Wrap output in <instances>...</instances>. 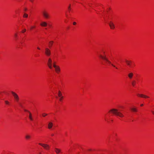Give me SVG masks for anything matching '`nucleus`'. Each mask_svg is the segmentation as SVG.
<instances>
[{"mask_svg": "<svg viewBox=\"0 0 154 154\" xmlns=\"http://www.w3.org/2000/svg\"><path fill=\"white\" fill-rule=\"evenodd\" d=\"M30 138V136L29 135H26V139H29Z\"/></svg>", "mask_w": 154, "mask_h": 154, "instance_id": "nucleus-24", "label": "nucleus"}, {"mask_svg": "<svg viewBox=\"0 0 154 154\" xmlns=\"http://www.w3.org/2000/svg\"><path fill=\"white\" fill-rule=\"evenodd\" d=\"M103 53H104V54H105V52H103Z\"/></svg>", "mask_w": 154, "mask_h": 154, "instance_id": "nucleus-38", "label": "nucleus"}, {"mask_svg": "<svg viewBox=\"0 0 154 154\" xmlns=\"http://www.w3.org/2000/svg\"><path fill=\"white\" fill-rule=\"evenodd\" d=\"M45 54L47 56H49L51 54L50 50L48 48H45Z\"/></svg>", "mask_w": 154, "mask_h": 154, "instance_id": "nucleus-6", "label": "nucleus"}, {"mask_svg": "<svg viewBox=\"0 0 154 154\" xmlns=\"http://www.w3.org/2000/svg\"><path fill=\"white\" fill-rule=\"evenodd\" d=\"M52 63L53 61L51 58H49L48 59L47 65L50 69H52Z\"/></svg>", "mask_w": 154, "mask_h": 154, "instance_id": "nucleus-4", "label": "nucleus"}, {"mask_svg": "<svg viewBox=\"0 0 154 154\" xmlns=\"http://www.w3.org/2000/svg\"><path fill=\"white\" fill-rule=\"evenodd\" d=\"M11 93L12 94L15 100L17 102H18L19 100V98L18 95L14 92L11 91Z\"/></svg>", "mask_w": 154, "mask_h": 154, "instance_id": "nucleus-5", "label": "nucleus"}, {"mask_svg": "<svg viewBox=\"0 0 154 154\" xmlns=\"http://www.w3.org/2000/svg\"><path fill=\"white\" fill-rule=\"evenodd\" d=\"M54 65H55V62H53V63H52V66H53L54 67Z\"/></svg>", "mask_w": 154, "mask_h": 154, "instance_id": "nucleus-29", "label": "nucleus"}, {"mask_svg": "<svg viewBox=\"0 0 154 154\" xmlns=\"http://www.w3.org/2000/svg\"><path fill=\"white\" fill-rule=\"evenodd\" d=\"M58 96L59 97L62 96V93H61V92H60V91H58Z\"/></svg>", "mask_w": 154, "mask_h": 154, "instance_id": "nucleus-21", "label": "nucleus"}, {"mask_svg": "<svg viewBox=\"0 0 154 154\" xmlns=\"http://www.w3.org/2000/svg\"><path fill=\"white\" fill-rule=\"evenodd\" d=\"M143 104H141L140 105V106H143Z\"/></svg>", "mask_w": 154, "mask_h": 154, "instance_id": "nucleus-37", "label": "nucleus"}, {"mask_svg": "<svg viewBox=\"0 0 154 154\" xmlns=\"http://www.w3.org/2000/svg\"><path fill=\"white\" fill-rule=\"evenodd\" d=\"M133 76V74L132 73H130L128 75V76L130 79H131Z\"/></svg>", "mask_w": 154, "mask_h": 154, "instance_id": "nucleus-15", "label": "nucleus"}, {"mask_svg": "<svg viewBox=\"0 0 154 154\" xmlns=\"http://www.w3.org/2000/svg\"><path fill=\"white\" fill-rule=\"evenodd\" d=\"M14 37L16 38H17V33H15L14 34Z\"/></svg>", "mask_w": 154, "mask_h": 154, "instance_id": "nucleus-27", "label": "nucleus"}, {"mask_svg": "<svg viewBox=\"0 0 154 154\" xmlns=\"http://www.w3.org/2000/svg\"><path fill=\"white\" fill-rule=\"evenodd\" d=\"M51 136H54V134H51Z\"/></svg>", "mask_w": 154, "mask_h": 154, "instance_id": "nucleus-36", "label": "nucleus"}, {"mask_svg": "<svg viewBox=\"0 0 154 154\" xmlns=\"http://www.w3.org/2000/svg\"><path fill=\"white\" fill-rule=\"evenodd\" d=\"M109 112H111L113 114L119 116L120 117H123L124 116L123 114L119 111L117 109H112L110 110Z\"/></svg>", "mask_w": 154, "mask_h": 154, "instance_id": "nucleus-2", "label": "nucleus"}, {"mask_svg": "<svg viewBox=\"0 0 154 154\" xmlns=\"http://www.w3.org/2000/svg\"><path fill=\"white\" fill-rule=\"evenodd\" d=\"M33 0H30V1L32 2H33Z\"/></svg>", "mask_w": 154, "mask_h": 154, "instance_id": "nucleus-35", "label": "nucleus"}, {"mask_svg": "<svg viewBox=\"0 0 154 154\" xmlns=\"http://www.w3.org/2000/svg\"><path fill=\"white\" fill-rule=\"evenodd\" d=\"M27 10V9L26 8L24 9V10L25 11H26Z\"/></svg>", "mask_w": 154, "mask_h": 154, "instance_id": "nucleus-34", "label": "nucleus"}, {"mask_svg": "<svg viewBox=\"0 0 154 154\" xmlns=\"http://www.w3.org/2000/svg\"><path fill=\"white\" fill-rule=\"evenodd\" d=\"M42 14L43 17L45 19H48L50 17V15L48 11H44L42 12Z\"/></svg>", "mask_w": 154, "mask_h": 154, "instance_id": "nucleus-3", "label": "nucleus"}, {"mask_svg": "<svg viewBox=\"0 0 154 154\" xmlns=\"http://www.w3.org/2000/svg\"><path fill=\"white\" fill-rule=\"evenodd\" d=\"M5 103L7 105H9L10 104V102L7 100L5 101Z\"/></svg>", "mask_w": 154, "mask_h": 154, "instance_id": "nucleus-22", "label": "nucleus"}, {"mask_svg": "<svg viewBox=\"0 0 154 154\" xmlns=\"http://www.w3.org/2000/svg\"><path fill=\"white\" fill-rule=\"evenodd\" d=\"M109 26L112 29H113L115 28L114 25L113 23L112 22H110L109 24Z\"/></svg>", "mask_w": 154, "mask_h": 154, "instance_id": "nucleus-9", "label": "nucleus"}, {"mask_svg": "<svg viewBox=\"0 0 154 154\" xmlns=\"http://www.w3.org/2000/svg\"><path fill=\"white\" fill-rule=\"evenodd\" d=\"M39 144L41 146H42V147H43L45 149H49V146L46 144H42L41 143H39Z\"/></svg>", "mask_w": 154, "mask_h": 154, "instance_id": "nucleus-7", "label": "nucleus"}, {"mask_svg": "<svg viewBox=\"0 0 154 154\" xmlns=\"http://www.w3.org/2000/svg\"><path fill=\"white\" fill-rule=\"evenodd\" d=\"M47 115L48 114H47L45 113H42V116L43 117H45L46 116H47Z\"/></svg>", "mask_w": 154, "mask_h": 154, "instance_id": "nucleus-23", "label": "nucleus"}, {"mask_svg": "<svg viewBox=\"0 0 154 154\" xmlns=\"http://www.w3.org/2000/svg\"><path fill=\"white\" fill-rule=\"evenodd\" d=\"M35 27V26H31V29H32V28H34Z\"/></svg>", "mask_w": 154, "mask_h": 154, "instance_id": "nucleus-31", "label": "nucleus"}, {"mask_svg": "<svg viewBox=\"0 0 154 154\" xmlns=\"http://www.w3.org/2000/svg\"><path fill=\"white\" fill-rule=\"evenodd\" d=\"M25 111L28 112L29 113V118L30 120H31V121H32L33 119L32 118V114L31 113V112L27 110H25Z\"/></svg>", "mask_w": 154, "mask_h": 154, "instance_id": "nucleus-10", "label": "nucleus"}, {"mask_svg": "<svg viewBox=\"0 0 154 154\" xmlns=\"http://www.w3.org/2000/svg\"><path fill=\"white\" fill-rule=\"evenodd\" d=\"M37 49H38V50H40V48L39 47H37Z\"/></svg>", "mask_w": 154, "mask_h": 154, "instance_id": "nucleus-33", "label": "nucleus"}, {"mask_svg": "<svg viewBox=\"0 0 154 154\" xmlns=\"http://www.w3.org/2000/svg\"><path fill=\"white\" fill-rule=\"evenodd\" d=\"M54 67L55 68V70L56 72L58 73L60 71V69L59 66L56 65H54Z\"/></svg>", "mask_w": 154, "mask_h": 154, "instance_id": "nucleus-8", "label": "nucleus"}, {"mask_svg": "<svg viewBox=\"0 0 154 154\" xmlns=\"http://www.w3.org/2000/svg\"><path fill=\"white\" fill-rule=\"evenodd\" d=\"M26 31V29H24L22 31V33H24V32H25Z\"/></svg>", "mask_w": 154, "mask_h": 154, "instance_id": "nucleus-28", "label": "nucleus"}, {"mask_svg": "<svg viewBox=\"0 0 154 154\" xmlns=\"http://www.w3.org/2000/svg\"><path fill=\"white\" fill-rule=\"evenodd\" d=\"M152 114L154 115V111H152Z\"/></svg>", "mask_w": 154, "mask_h": 154, "instance_id": "nucleus-32", "label": "nucleus"}, {"mask_svg": "<svg viewBox=\"0 0 154 154\" xmlns=\"http://www.w3.org/2000/svg\"><path fill=\"white\" fill-rule=\"evenodd\" d=\"M53 126V123L52 122H50L48 124V128L51 129V128Z\"/></svg>", "mask_w": 154, "mask_h": 154, "instance_id": "nucleus-13", "label": "nucleus"}, {"mask_svg": "<svg viewBox=\"0 0 154 154\" xmlns=\"http://www.w3.org/2000/svg\"><path fill=\"white\" fill-rule=\"evenodd\" d=\"M68 10L69 12H70V10H71V5H69L68 8Z\"/></svg>", "mask_w": 154, "mask_h": 154, "instance_id": "nucleus-25", "label": "nucleus"}, {"mask_svg": "<svg viewBox=\"0 0 154 154\" xmlns=\"http://www.w3.org/2000/svg\"><path fill=\"white\" fill-rule=\"evenodd\" d=\"M131 84L133 86H134L136 84V81L134 80L133 81L131 82Z\"/></svg>", "mask_w": 154, "mask_h": 154, "instance_id": "nucleus-19", "label": "nucleus"}, {"mask_svg": "<svg viewBox=\"0 0 154 154\" xmlns=\"http://www.w3.org/2000/svg\"><path fill=\"white\" fill-rule=\"evenodd\" d=\"M125 62L128 65H130V63L131 62V61H128L127 60H126Z\"/></svg>", "mask_w": 154, "mask_h": 154, "instance_id": "nucleus-18", "label": "nucleus"}, {"mask_svg": "<svg viewBox=\"0 0 154 154\" xmlns=\"http://www.w3.org/2000/svg\"><path fill=\"white\" fill-rule=\"evenodd\" d=\"M59 97H60L59 98V100L60 101H61L62 100V99H63V97L62 96Z\"/></svg>", "mask_w": 154, "mask_h": 154, "instance_id": "nucleus-26", "label": "nucleus"}, {"mask_svg": "<svg viewBox=\"0 0 154 154\" xmlns=\"http://www.w3.org/2000/svg\"><path fill=\"white\" fill-rule=\"evenodd\" d=\"M54 43V42L53 41H50L49 42V46L50 47H51V46H52V45L53 44V43Z\"/></svg>", "mask_w": 154, "mask_h": 154, "instance_id": "nucleus-17", "label": "nucleus"}, {"mask_svg": "<svg viewBox=\"0 0 154 154\" xmlns=\"http://www.w3.org/2000/svg\"><path fill=\"white\" fill-rule=\"evenodd\" d=\"M137 95L138 96H139V97H144V98H147L149 97H148L146 95L143 94H137Z\"/></svg>", "mask_w": 154, "mask_h": 154, "instance_id": "nucleus-11", "label": "nucleus"}, {"mask_svg": "<svg viewBox=\"0 0 154 154\" xmlns=\"http://www.w3.org/2000/svg\"><path fill=\"white\" fill-rule=\"evenodd\" d=\"M55 151L58 154L60 152L61 150L59 149L55 148Z\"/></svg>", "mask_w": 154, "mask_h": 154, "instance_id": "nucleus-14", "label": "nucleus"}, {"mask_svg": "<svg viewBox=\"0 0 154 154\" xmlns=\"http://www.w3.org/2000/svg\"><path fill=\"white\" fill-rule=\"evenodd\" d=\"M23 17L24 18H27L28 17V14L25 13H24V14Z\"/></svg>", "mask_w": 154, "mask_h": 154, "instance_id": "nucleus-20", "label": "nucleus"}, {"mask_svg": "<svg viewBox=\"0 0 154 154\" xmlns=\"http://www.w3.org/2000/svg\"><path fill=\"white\" fill-rule=\"evenodd\" d=\"M40 25L42 26H46L47 25V24L45 22H43L41 23Z\"/></svg>", "mask_w": 154, "mask_h": 154, "instance_id": "nucleus-12", "label": "nucleus"}, {"mask_svg": "<svg viewBox=\"0 0 154 154\" xmlns=\"http://www.w3.org/2000/svg\"><path fill=\"white\" fill-rule=\"evenodd\" d=\"M76 24V23L75 22H73V25H75Z\"/></svg>", "mask_w": 154, "mask_h": 154, "instance_id": "nucleus-30", "label": "nucleus"}, {"mask_svg": "<svg viewBox=\"0 0 154 154\" xmlns=\"http://www.w3.org/2000/svg\"><path fill=\"white\" fill-rule=\"evenodd\" d=\"M131 110L133 112H137V109L135 108H131Z\"/></svg>", "mask_w": 154, "mask_h": 154, "instance_id": "nucleus-16", "label": "nucleus"}, {"mask_svg": "<svg viewBox=\"0 0 154 154\" xmlns=\"http://www.w3.org/2000/svg\"><path fill=\"white\" fill-rule=\"evenodd\" d=\"M39 154H41V153H39Z\"/></svg>", "mask_w": 154, "mask_h": 154, "instance_id": "nucleus-40", "label": "nucleus"}, {"mask_svg": "<svg viewBox=\"0 0 154 154\" xmlns=\"http://www.w3.org/2000/svg\"><path fill=\"white\" fill-rule=\"evenodd\" d=\"M100 57L101 59L104 60L106 64H110L113 67H115L116 69H118V68L116 67L115 65L112 63L109 60L105 55L104 54V56H103L100 54Z\"/></svg>", "mask_w": 154, "mask_h": 154, "instance_id": "nucleus-1", "label": "nucleus"}, {"mask_svg": "<svg viewBox=\"0 0 154 154\" xmlns=\"http://www.w3.org/2000/svg\"><path fill=\"white\" fill-rule=\"evenodd\" d=\"M20 106H21V105L20 104Z\"/></svg>", "mask_w": 154, "mask_h": 154, "instance_id": "nucleus-39", "label": "nucleus"}]
</instances>
